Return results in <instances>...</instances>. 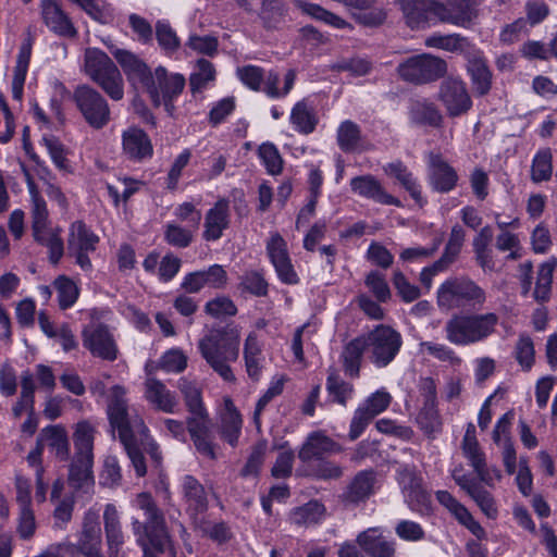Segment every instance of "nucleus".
<instances>
[{
  "mask_svg": "<svg viewBox=\"0 0 557 557\" xmlns=\"http://www.w3.org/2000/svg\"><path fill=\"white\" fill-rule=\"evenodd\" d=\"M126 389L121 385L111 387L108 396L107 414L113 434L119 440L129 458L137 476L147 473L144 451L160 463L162 456L158 444L152 440L143 418L137 412H129Z\"/></svg>",
  "mask_w": 557,
  "mask_h": 557,
  "instance_id": "obj_1",
  "label": "nucleus"
},
{
  "mask_svg": "<svg viewBox=\"0 0 557 557\" xmlns=\"http://www.w3.org/2000/svg\"><path fill=\"white\" fill-rule=\"evenodd\" d=\"M112 54L129 85L135 89L140 87L154 108L163 106L172 116L176 109L174 102L186 85L184 75L171 73L162 65L152 71L144 60L125 49H115Z\"/></svg>",
  "mask_w": 557,
  "mask_h": 557,
  "instance_id": "obj_2",
  "label": "nucleus"
},
{
  "mask_svg": "<svg viewBox=\"0 0 557 557\" xmlns=\"http://www.w3.org/2000/svg\"><path fill=\"white\" fill-rule=\"evenodd\" d=\"M135 506L144 511L145 521L138 518L132 519V530L136 536V543L143 549V557H157L153 552L162 554L166 549L172 550V542L163 512L148 493L137 495Z\"/></svg>",
  "mask_w": 557,
  "mask_h": 557,
  "instance_id": "obj_3",
  "label": "nucleus"
},
{
  "mask_svg": "<svg viewBox=\"0 0 557 557\" xmlns=\"http://www.w3.org/2000/svg\"><path fill=\"white\" fill-rule=\"evenodd\" d=\"M198 348L202 358L224 381L234 382L235 375L230 367L239 355V332L236 327H221L203 336Z\"/></svg>",
  "mask_w": 557,
  "mask_h": 557,
  "instance_id": "obj_4",
  "label": "nucleus"
},
{
  "mask_svg": "<svg viewBox=\"0 0 557 557\" xmlns=\"http://www.w3.org/2000/svg\"><path fill=\"white\" fill-rule=\"evenodd\" d=\"M487 296L484 288L468 276H451L445 280L436 293V304L442 311H480Z\"/></svg>",
  "mask_w": 557,
  "mask_h": 557,
  "instance_id": "obj_5",
  "label": "nucleus"
},
{
  "mask_svg": "<svg viewBox=\"0 0 557 557\" xmlns=\"http://www.w3.org/2000/svg\"><path fill=\"white\" fill-rule=\"evenodd\" d=\"M498 315L494 312L454 314L445 323L446 339L457 346H467L490 337L496 329Z\"/></svg>",
  "mask_w": 557,
  "mask_h": 557,
  "instance_id": "obj_6",
  "label": "nucleus"
},
{
  "mask_svg": "<svg viewBox=\"0 0 557 557\" xmlns=\"http://www.w3.org/2000/svg\"><path fill=\"white\" fill-rule=\"evenodd\" d=\"M84 72L113 101L124 98V79L111 58L98 48H87L84 54Z\"/></svg>",
  "mask_w": 557,
  "mask_h": 557,
  "instance_id": "obj_7",
  "label": "nucleus"
},
{
  "mask_svg": "<svg viewBox=\"0 0 557 557\" xmlns=\"http://www.w3.org/2000/svg\"><path fill=\"white\" fill-rule=\"evenodd\" d=\"M370 361L377 368L387 367L398 355L403 346L399 332L389 325L379 324L362 335Z\"/></svg>",
  "mask_w": 557,
  "mask_h": 557,
  "instance_id": "obj_8",
  "label": "nucleus"
},
{
  "mask_svg": "<svg viewBox=\"0 0 557 557\" xmlns=\"http://www.w3.org/2000/svg\"><path fill=\"white\" fill-rule=\"evenodd\" d=\"M447 62L431 53H421L406 59L397 66V73L405 82L424 85L436 82L447 73Z\"/></svg>",
  "mask_w": 557,
  "mask_h": 557,
  "instance_id": "obj_9",
  "label": "nucleus"
},
{
  "mask_svg": "<svg viewBox=\"0 0 557 557\" xmlns=\"http://www.w3.org/2000/svg\"><path fill=\"white\" fill-rule=\"evenodd\" d=\"M73 101L85 122L95 129H101L111 120V111L106 97L87 84L76 86Z\"/></svg>",
  "mask_w": 557,
  "mask_h": 557,
  "instance_id": "obj_10",
  "label": "nucleus"
},
{
  "mask_svg": "<svg viewBox=\"0 0 557 557\" xmlns=\"http://www.w3.org/2000/svg\"><path fill=\"white\" fill-rule=\"evenodd\" d=\"M395 479L408 506L417 511L428 510L431 495L423 486V479L414 465L400 463Z\"/></svg>",
  "mask_w": 557,
  "mask_h": 557,
  "instance_id": "obj_11",
  "label": "nucleus"
},
{
  "mask_svg": "<svg viewBox=\"0 0 557 557\" xmlns=\"http://www.w3.org/2000/svg\"><path fill=\"white\" fill-rule=\"evenodd\" d=\"M437 99L450 117L466 114L472 107V100L466 83L457 77H446L440 85Z\"/></svg>",
  "mask_w": 557,
  "mask_h": 557,
  "instance_id": "obj_12",
  "label": "nucleus"
},
{
  "mask_svg": "<svg viewBox=\"0 0 557 557\" xmlns=\"http://www.w3.org/2000/svg\"><path fill=\"white\" fill-rule=\"evenodd\" d=\"M483 0H447L437 7V18L441 22L460 27H469L479 16Z\"/></svg>",
  "mask_w": 557,
  "mask_h": 557,
  "instance_id": "obj_13",
  "label": "nucleus"
},
{
  "mask_svg": "<svg viewBox=\"0 0 557 557\" xmlns=\"http://www.w3.org/2000/svg\"><path fill=\"white\" fill-rule=\"evenodd\" d=\"M83 345L94 356L113 361L117 358L115 341L104 324H92L83 330Z\"/></svg>",
  "mask_w": 557,
  "mask_h": 557,
  "instance_id": "obj_14",
  "label": "nucleus"
},
{
  "mask_svg": "<svg viewBox=\"0 0 557 557\" xmlns=\"http://www.w3.org/2000/svg\"><path fill=\"white\" fill-rule=\"evenodd\" d=\"M187 430L199 454L215 459V445L212 441L211 420L207 410L191 413L186 420Z\"/></svg>",
  "mask_w": 557,
  "mask_h": 557,
  "instance_id": "obj_15",
  "label": "nucleus"
},
{
  "mask_svg": "<svg viewBox=\"0 0 557 557\" xmlns=\"http://www.w3.org/2000/svg\"><path fill=\"white\" fill-rule=\"evenodd\" d=\"M267 252L283 283L294 285L299 282L288 255L287 244L278 233L271 235L267 243Z\"/></svg>",
  "mask_w": 557,
  "mask_h": 557,
  "instance_id": "obj_16",
  "label": "nucleus"
},
{
  "mask_svg": "<svg viewBox=\"0 0 557 557\" xmlns=\"http://www.w3.org/2000/svg\"><path fill=\"white\" fill-rule=\"evenodd\" d=\"M181 490L186 505V513L189 516L191 523L200 525L198 518L203 516L209 506L205 486L195 476L185 474L181 480Z\"/></svg>",
  "mask_w": 557,
  "mask_h": 557,
  "instance_id": "obj_17",
  "label": "nucleus"
},
{
  "mask_svg": "<svg viewBox=\"0 0 557 557\" xmlns=\"http://www.w3.org/2000/svg\"><path fill=\"white\" fill-rule=\"evenodd\" d=\"M461 449L463 456L469 460L471 467L476 473L479 480L488 486L493 485V478L485 461V455L480 448L475 436V428L472 423L468 424L462 438Z\"/></svg>",
  "mask_w": 557,
  "mask_h": 557,
  "instance_id": "obj_18",
  "label": "nucleus"
},
{
  "mask_svg": "<svg viewBox=\"0 0 557 557\" xmlns=\"http://www.w3.org/2000/svg\"><path fill=\"white\" fill-rule=\"evenodd\" d=\"M122 150L133 162H144L153 156L150 137L141 128L132 126L122 133Z\"/></svg>",
  "mask_w": 557,
  "mask_h": 557,
  "instance_id": "obj_19",
  "label": "nucleus"
},
{
  "mask_svg": "<svg viewBox=\"0 0 557 557\" xmlns=\"http://www.w3.org/2000/svg\"><path fill=\"white\" fill-rule=\"evenodd\" d=\"M465 59L474 94L480 97L487 95L492 89L493 74L483 52L475 47Z\"/></svg>",
  "mask_w": 557,
  "mask_h": 557,
  "instance_id": "obj_20",
  "label": "nucleus"
},
{
  "mask_svg": "<svg viewBox=\"0 0 557 557\" xmlns=\"http://www.w3.org/2000/svg\"><path fill=\"white\" fill-rule=\"evenodd\" d=\"M40 9L42 21L51 32L67 38L77 36L73 22L57 0H42Z\"/></svg>",
  "mask_w": 557,
  "mask_h": 557,
  "instance_id": "obj_21",
  "label": "nucleus"
},
{
  "mask_svg": "<svg viewBox=\"0 0 557 557\" xmlns=\"http://www.w3.org/2000/svg\"><path fill=\"white\" fill-rule=\"evenodd\" d=\"M461 470V467L453 470L451 476L454 481L476 503L488 518H496L497 507L491 493L474 480L462 474Z\"/></svg>",
  "mask_w": 557,
  "mask_h": 557,
  "instance_id": "obj_22",
  "label": "nucleus"
},
{
  "mask_svg": "<svg viewBox=\"0 0 557 557\" xmlns=\"http://www.w3.org/2000/svg\"><path fill=\"white\" fill-rule=\"evenodd\" d=\"M227 282L226 271L222 265L213 264L208 270L188 273L181 287L189 294L200 292L203 287L223 288Z\"/></svg>",
  "mask_w": 557,
  "mask_h": 557,
  "instance_id": "obj_23",
  "label": "nucleus"
},
{
  "mask_svg": "<svg viewBox=\"0 0 557 557\" xmlns=\"http://www.w3.org/2000/svg\"><path fill=\"white\" fill-rule=\"evenodd\" d=\"M406 23L412 29L425 27L432 17H437L440 2L435 0H398Z\"/></svg>",
  "mask_w": 557,
  "mask_h": 557,
  "instance_id": "obj_24",
  "label": "nucleus"
},
{
  "mask_svg": "<svg viewBox=\"0 0 557 557\" xmlns=\"http://www.w3.org/2000/svg\"><path fill=\"white\" fill-rule=\"evenodd\" d=\"M76 548L85 557H104L101 550V529L95 515L88 513L85 516Z\"/></svg>",
  "mask_w": 557,
  "mask_h": 557,
  "instance_id": "obj_25",
  "label": "nucleus"
},
{
  "mask_svg": "<svg viewBox=\"0 0 557 557\" xmlns=\"http://www.w3.org/2000/svg\"><path fill=\"white\" fill-rule=\"evenodd\" d=\"M429 180L432 188L438 193L453 190L458 182L457 172L440 154L429 158Z\"/></svg>",
  "mask_w": 557,
  "mask_h": 557,
  "instance_id": "obj_26",
  "label": "nucleus"
},
{
  "mask_svg": "<svg viewBox=\"0 0 557 557\" xmlns=\"http://www.w3.org/2000/svg\"><path fill=\"white\" fill-rule=\"evenodd\" d=\"M342 447L322 432H312L298 451V458L302 462L313 459L323 460L325 456L339 453Z\"/></svg>",
  "mask_w": 557,
  "mask_h": 557,
  "instance_id": "obj_27",
  "label": "nucleus"
},
{
  "mask_svg": "<svg viewBox=\"0 0 557 557\" xmlns=\"http://www.w3.org/2000/svg\"><path fill=\"white\" fill-rule=\"evenodd\" d=\"M357 543L369 557H394L396 553V542L383 535L379 528L361 532Z\"/></svg>",
  "mask_w": 557,
  "mask_h": 557,
  "instance_id": "obj_28",
  "label": "nucleus"
},
{
  "mask_svg": "<svg viewBox=\"0 0 557 557\" xmlns=\"http://www.w3.org/2000/svg\"><path fill=\"white\" fill-rule=\"evenodd\" d=\"M94 458L73 457L69 467V485L76 492L90 494L95 486Z\"/></svg>",
  "mask_w": 557,
  "mask_h": 557,
  "instance_id": "obj_29",
  "label": "nucleus"
},
{
  "mask_svg": "<svg viewBox=\"0 0 557 557\" xmlns=\"http://www.w3.org/2000/svg\"><path fill=\"white\" fill-rule=\"evenodd\" d=\"M350 187L360 197L372 199L382 205L400 206V201L387 194L381 183L370 174L354 177L350 181Z\"/></svg>",
  "mask_w": 557,
  "mask_h": 557,
  "instance_id": "obj_30",
  "label": "nucleus"
},
{
  "mask_svg": "<svg viewBox=\"0 0 557 557\" xmlns=\"http://www.w3.org/2000/svg\"><path fill=\"white\" fill-rule=\"evenodd\" d=\"M145 398L159 411L174 413L178 405L177 398L160 380L148 377L145 381Z\"/></svg>",
  "mask_w": 557,
  "mask_h": 557,
  "instance_id": "obj_31",
  "label": "nucleus"
},
{
  "mask_svg": "<svg viewBox=\"0 0 557 557\" xmlns=\"http://www.w3.org/2000/svg\"><path fill=\"white\" fill-rule=\"evenodd\" d=\"M230 225V202L227 199H219L207 212L205 219L203 237L207 240H218L223 231Z\"/></svg>",
  "mask_w": 557,
  "mask_h": 557,
  "instance_id": "obj_32",
  "label": "nucleus"
},
{
  "mask_svg": "<svg viewBox=\"0 0 557 557\" xmlns=\"http://www.w3.org/2000/svg\"><path fill=\"white\" fill-rule=\"evenodd\" d=\"M243 420L230 397L224 398V408L220 413V435L231 446L237 445L242 433Z\"/></svg>",
  "mask_w": 557,
  "mask_h": 557,
  "instance_id": "obj_33",
  "label": "nucleus"
},
{
  "mask_svg": "<svg viewBox=\"0 0 557 557\" xmlns=\"http://www.w3.org/2000/svg\"><path fill=\"white\" fill-rule=\"evenodd\" d=\"M376 473L374 470H362L358 472L347 486L344 499L351 504L364 502L374 493Z\"/></svg>",
  "mask_w": 557,
  "mask_h": 557,
  "instance_id": "obj_34",
  "label": "nucleus"
},
{
  "mask_svg": "<svg viewBox=\"0 0 557 557\" xmlns=\"http://www.w3.org/2000/svg\"><path fill=\"white\" fill-rule=\"evenodd\" d=\"M38 440L42 443L44 447L47 445L59 460H67L70 456V443L67 433L63 426H46L40 431Z\"/></svg>",
  "mask_w": 557,
  "mask_h": 557,
  "instance_id": "obj_35",
  "label": "nucleus"
},
{
  "mask_svg": "<svg viewBox=\"0 0 557 557\" xmlns=\"http://www.w3.org/2000/svg\"><path fill=\"white\" fill-rule=\"evenodd\" d=\"M425 46L430 48H437L448 52H458L466 58L473 49V45L467 37L459 34L440 35L434 34L426 37Z\"/></svg>",
  "mask_w": 557,
  "mask_h": 557,
  "instance_id": "obj_36",
  "label": "nucleus"
},
{
  "mask_svg": "<svg viewBox=\"0 0 557 557\" xmlns=\"http://www.w3.org/2000/svg\"><path fill=\"white\" fill-rule=\"evenodd\" d=\"M364 351H367V348L362 336H358L345 345L341 354V360L348 376L352 379L359 376Z\"/></svg>",
  "mask_w": 557,
  "mask_h": 557,
  "instance_id": "obj_37",
  "label": "nucleus"
},
{
  "mask_svg": "<svg viewBox=\"0 0 557 557\" xmlns=\"http://www.w3.org/2000/svg\"><path fill=\"white\" fill-rule=\"evenodd\" d=\"M244 360L246 372L252 381H259L263 368L264 357L256 333H250L244 345Z\"/></svg>",
  "mask_w": 557,
  "mask_h": 557,
  "instance_id": "obj_38",
  "label": "nucleus"
},
{
  "mask_svg": "<svg viewBox=\"0 0 557 557\" xmlns=\"http://www.w3.org/2000/svg\"><path fill=\"white\" fill-rule=\"evenodd\" d=\"M287 11L284 0H262L258 16L267 30H273L285 22Z\"/></svg>",
  "mask_w": 557,
  "mask_h": 557,
  "instance_id": "obj_39",
  "label": "nucleus"
},
{
  "mask_svg": "<svg viewBox=\"0 0 557 557\" xmlns=\"http://www.w3.org/2000/svg\"><path fill=\"white\" fill-rule=\"evenodd\" d=\"M99 238L86 224L82 221H76L71 225L70 235L67 239L69 251H94Z\"/></svg>",
  "mask_w": 557,
  "mask_h": 557,
  "instance_id": "obj_40",
  "label": "nucleus"
},
{
  "mask_svg": "<svg viewBox=\"0 0 557 557\" xmlns=\"http://www.w3.org/2000/svg\"><path fill=\"white\" fill-rule=\"evenodd\" d=\"M290 122L300 134H311L318 124V117L312 107L306 100L298 101L292 109Z\"/></svg>",
  "mask_w": 557,
  "mask_h": 557,
  "instance_id": "obj_41",
  "label": "nucleus"
},
{
  "mask_svg": "<svg viewBox=\"0 0 557 557\" xmlns=\"http://www.w3.org/2000/svg\"><path fill=\"white\" fill-rule=\"evenodd\" d=\"M384 172L387 175L395 177L417 202L422 201L419 184L412 173L408 171L407 166L401 161L388 163L384 166Z\"/></svg>",
  "mask_w": 557,
  "mask_h": 557,
  "instance_id": "obj_42",
  "label": "nucleus"
},
{
  "mask_svg": "<svg viewBox=\"0 0 557 557\" xmlns=\"http://www.w3.org/2000/svg\"><path fill=\"white\" fill-rule=\"evenodd\" d=\"M296 81V71L290 69L284 75V86L282 89H278L277 85L280 83V75L275 71H269L264 74L263 82L264 94L273 99L283 98L287 96L294 87Z\"/></svg>",
  "mask_w": 557,
  "mask_h": 557,
  "instance_id": "obj_43",
  "label": "nucleus"
},
{
  "mask_svg": "<svg viewBox=\"0 0 557 557\" xmlns=\"http://www.w3.org/2000/svg\"><path fill=\"white\" fill-rule=\"evenodd\" d=\"M216 71L212 62L200 58L196 61L193 73L189 76V87L193 94L202 91L209 83L215 81Z\"/></svg>",
  "mask_w": 557,
  "mask_h": 557,
  "instance_id": "obj_44",
  "label": "nucleus"
},
{
  "mask_svg": "<svg viewBox=\"0 0 557 557\" xmlns=\"http://www.w3.org/2000/svg\"><path fill=\"white\" fill-rule=\"evenodd\" d=\"M296 8H298L302 13L315 18L318 21H322L335 28L342 29L347 26H350L344 18L341 16L325 10L319 4L310 3L305 0H293Z\"/></svg>",
  "mask_w": 557,
  "mask_h": 557,
  "instance_id": "obj_45",
  "label": "nucleus"
},
{
  "mask_svg": "<svg viewBox=\"0 0 557 557\" xmlns=\"http://www.w3.org/2000/svg\"><path fill=\"white\" fill-rule=\"evenodd\" d=\"M326 391L329 399L346 407L349 399L354 395V385L343 380L339 374L332 371L326 379Z\"/></svg>",
  "mask_w": 557,
  "mask_h": 557,
  "instance_id": "obj_46",
  "label": "nucleus"
},
{
  "mask_svg": "<svg viewBox=\"0 0 557 557\" xmlns=\"http://www.w3.org/2000/svg\"><path fill=\"white\" fill-rule=\"evenodd\" d=\"M94 434L95 429L88 421H79L76 424L73 441L75 447V457L94 458Z\"/></svg>",
  "mask_w": 557,
  "mask_h": 557,
  "instance_id": "obj_47",
  "label": "nucleus"
},
{
  "mask_svg": "<svg viewBox=\"0 0 557 557\" xmlns=\"http://www.w3.org/2000/svg\"><path fill=\"white\" fill-rule=\"evenodd\" d=\"M411 120L420 125L438 126L443 116L434 103L422 100L416 101L410 110Z\"/></svg>",
  "mask_w": 557,
  "mask_h": 557,
  "instance_id": "obj_48",
  "label": "nucleus"
},
{
  "mask_svg": "<svg viewBox=\"0 0 557 557\" xmlns=\"http://www.w3.org/2000/svg\"><path fill=\"white\" fill-rule=\"evenodd\" d=\"M556 264V259H552L540 265L533 293V296L537 301L544 302L548 300L553 282V273Z\"/></svg>",
  "mask_w": 557,
  "mask_h": 557,
  "instance_id": "obj_49",
  "label": "nucleus"
},
{
  "mask_svg": "<svg viewBox=\"0 0 557 557\" xmlns=\"http://www.w3.org/2000/svg\"><path fill=\"white\" fill-rule=\"evenodd\" d=\"M361 139V131L358 124L350 120L341 123L337 129V144L344 152L356 150Z\"/></svg>",
  "mask_w": 557,
  "mask_h": 557,
  "instance_id": "obj_50",
  "label": "nucleus"
},
{
  "mask_svg": "<svg viewBox=\"0 0 557 557\" xmlns=\"http://www.w3.org/2000/svg\"><path fill=\"white\" fill-rule=\"evenodd\" d=\"M417 421L429 436L440 432L442 422L436 408V401H424L417 417Z\"/></svg>",
  "mask_w": 557,
  "mask_h": 557,
  "instance_id": "obj_51",
  "label": "nucleus"
},
{
  "mask_svg": "<svg viewBox=\"0 0 557 557\" xmlns=\"http://www.w3.org/2000/svg\"><path fill=\"white\" fill-rule=\"evenodd\" d=\"M552 152L549 149L540 150L532 162L531 178L535 183L548 181L553 174Z\"/></svg>",
  "mask_w": 557,
  "mask_h": 557,
  "instance_id": "obj_52",
  "label": "nucleus"
},
{
  "mask_svg": "<svg viewBox=\"0 0 557 557\" xmlns=\"http://www.w3.org/2000/svg\"><path fill=\"white\" fill-rule=\"evenodd\" d=\"M34 238L37 243L48 248L50 262L57 264L64 252L63 240L59 234L51 230H46L40 232L39 235H34Z\"/></svg>",
  "mask_w": 557,
  "mask_h": 557,
  "instance_id": "obj_53",
  "label": "nucleus"
},
{
  "mask_svg": "<svg viewBox=\"0 0 557 557\" xmlns=\"http://www.w3.org/2000/svg\"><path fill=\"white\" fill-rule=\"evenodd\" d=\"M200 525L197 523H193L195 530L199 531L202 535L209 536L211 540L224 543L230 540L231 531L230 528L224 522H219L214 524H210L207 521L205 516L198 518Z\"/></svg>",
  "mask_w": 557,
  "mask_h": 557,
  "instance_id": "obj_54",
  "label": "nucleus"
},
{
  "mask_svg": "<svg viewBox=\"0 0 557 557\" xmlns=\"http://www.w3.org/2000/svg\"><path fill=\"white\" fill-rule=\"evenodd\" d=\"M54 286L58 292L60 307L62 309L72 307L78 297V288L75 283L66 276H59L54 281Z\"/></svg>",
  "mask_w": 557,
  "mask_h": 557,
  "instance_id": "obj_55",
  "label": "nucleus"
},
{
  "mask_svg": "<svg viewBox=\"0 0 557 557\" xmlns=\"http://www.w3.org/2000/svg\"><path fill=\"white\" fill-rule=\"evenodd\" d=\"M32 218H33V235H39L47 228L48 209L45 199L39 195H32Z\"/></svg>",
  "mask_w": 557,
  "mask_h": 557,
  "instance_id": "obj_56",
  "label": "nucleus"
},
{
  "mask_svg": "<svg viewBox=\"0 0 557 557\" xmlns=\"http://www.w3.org/2000/svg\"><path fill=\"white\" fill-rule=\"evenodd\" d=\"M156 36L159 46L166 52H174L180 48V39L175 30L165 21H158L156 24Z\"/></svg>",
  "mask_w": 557,
  "mask_h": 557,
  "instance_id": "obj_57",
  "label": "nucleus"
},
{
  "mask_svg": "<svg viewBox=\"0 0 557 557\" xmlns=\"http://www.w3.org/2000/svg\"><path fill=\"white\" fill-rule=\"evenodd\" d=\"M258 154L265 165L268 173L272 175L281 173L283 160L277 148L273 144H262L258 149Z\"/></svg>",
  "mask_w": 557,
  "mask_h": 557,
  "instance_id": "obj_58",
  "label": "nucleus"
},
{
  "mask_svg": "<svg viewBox=\"0 0 557 557\" xmlns=\"http://www.w3.org/2000/svg\"><path fill=\"white\" fill-rule=\"evenodd\" d=\"M534 354L535 350L532 338L527 334H521L516 344L515 356L524 370H530L533 366Z\"/></svg>",
  "mask_w": 557,
  "mask_h": 557,
  "instance_id": "obj_59",
  "label": "nucleus"
},
{
  "mask_svg": "<svg viewBox=\"0 0 557 557\" xmlns=\"http://www.w3.org/2000/svg\"><path fill=\"white\" fill-rule=\"evenodd\" d=\"M236 75L239 81L253 91L261 90V85L264 78L263 69L256 65H244L237 67Z\"/></svg>",
  "mask_w": 557,
  "mask_h": 557,
  "instance_id": "obj_60",
  "label": "nucleus"
},
{
  "mask_svg": "<svg viewBox=\"0 0 557 557\" xmlns=\"http://www.w3.org/2000/svg\"><path fill=\"white\" fill-rule=\"evenodd\" d=\"M42 143L54 165L63 171L69 170V160L64 145L54 136H45Z\"/></svg>",
  "mask_w": 557,
  "mask_h": 557,
  "instance_id": "obj_61",
  "label": "nucleus"
},
{
  "mask_svg": "<svg viewBox=\"0 0 557 557\" xmlns=\"http://www.w3.org/2000/svg\"><path fill=\"white\" fill-rule=\"evenodd\" d=\"M364 283L377 301L386 302L391 299V289L383 274L377 271H371L367 275Z\"/></svg>",
  "mask_w": 557,
  "mask_h": 557,
  "instance_id": "obj_62",
  "label": "nucleus"
},
{
  "mask_svg": "<svg viewBox=\"0 0 557 557\" xmlns=\"http://www.w3.org/2000/svg\"><path fill=\"white\" fill-rule=\"evenodd\" d=\"M393 285L405 302H412L420 297L419 287L411 284L399 270L393 273Z\"/></svg>",
  "mask_w": 557,
  "mask_h": 557,
  "instance_id": "obj_63",
  "label": "nucleus"
},
{
  "mask_svg": "<svg viewBox=\"0 0 557 557\" xmlns=\"http://www.w3.org/2000/svg\"><path fill=\"white\" fill-rule=\"evenodd\" d=\"M239 287L243 292H247L257 297L265 296L268 293L267 281L256 271L244 274L242 276Z\"/></svg>",
  "mask_w": 557,
  "mask_h": 557,
  "instance_id": "obj_64",
  "label": "nucleus"
}]
</instances>
